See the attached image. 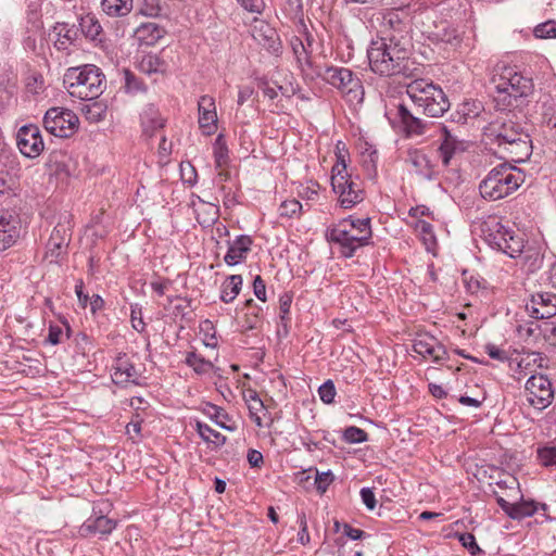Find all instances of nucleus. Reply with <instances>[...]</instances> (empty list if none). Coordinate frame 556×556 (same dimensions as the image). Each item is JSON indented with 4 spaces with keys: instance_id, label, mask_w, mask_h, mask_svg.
Wrapping results in <instances>:
<instances>
[{
    "instance_id": "43",
    "label": "nucleus",
    "mask_w": 556,
    "mask_h": 556,
    "mask_svg": "<svg viewBox=\"0 0 556 556\" xmlns=\"http://www.w3.org/2000/svg\"><path fill=\"white\" fill-rule=\"evenodd\" d=\"M53 33L56 37H61L70 42H73L77 37L74 26H70L67 23H56L53 26Z\"/></svg>"
},
{
    "instance_id": "62",
    "label": "nucleus",
    "mask_w": 556,
    "mask_h": 556,
    "mask_svg": "<svg viewBox=\"0 0 556 556\" xmlns=\"http://www.w3.org/2000/svg\"><path fill=\"white\" fill-rule=\"evenodd\" d=\"M248 462L251 467H261L264 462L263 455L257 450H249L248 452Z\"/></svg>"
},
{
    "instance_id": "61",
    "label": "nucleus",
    "mask_w": 556,
    "mask_h": 556,
    "mask_svg": "<svg viewBox=\"0 0 556 556\" xmlns=\"http://www.w3.org/2000/svg\"><path fill=\"white\" fill-rule=\"evenodd\" d=\"M544 123L551 130H554L556 134V109L548 108L544 112Z\"/></svg>"
},
{
    "instance_id": "60",
    "label": "nucleus",
    "mask_w": 556,
    "mask_h": 556,
    "mask_svg": "<svg viewBox=\"0 0 556 556\" xmlns=\"http://www.w3.org/2000/svg\"><path fill=\"white\" fill-rule=\"evenodd\" d=\"M240 4L249 12L261 13L264 8L263 0H238Z\"/></svg>"
},
{
    "instance_id": "27",
    "label": "nucleus",
    "mask_w": 556,
    "mask_h": 556,
    "mask_svg": "<svg viewBox=\"0 0 556 556\" xmlns=\"http://www.w3.org/2000/svg\"><path fill=\"white\" fill-rule=\"evenodd\" d=\"M254 38L271 53H278L281 48V42L277 33L268 25L262 26L256 35H254Z\"/></svg>"
},
{
    "instance_id": "10",
    "label": "nucleus",
    "mask_w": 556,
    "mask_h": 556,
    "mask_svg": "<svg viewBox=\"0 0 556 556\" xmlns=\"http://www.w3.org/2000/svg\"><path fill=\"white\" fill-rule=\"evenodd\" d=\"M532 86L531 79L510 68L505 70L500 78L495 80V89L498 96H504L503 100H506V97L515 100L526 97L531 92Z\"/></svg>"
},
{
    "instance_id": "37",
    "label": "nucleus",
    "mask_w": 556,
    "mask_h": 556,
    "mask_svg": "<svg viewBox=\"0 0 556 556\" xmlns=\"http://www.w3.org/2000/svg\"><path fill=\"white\" fill-rule=\"evenodd\" d=\"M124 79H125L124 88L127 93L137 94L140 92L147 91V86L144 85L142 79L139 78L138 76H136L129 70L124 71Z\"/></svg>"
},
{
    "instance_id": "26",
    "label": "nucleus",
    "mask_w": 556,
    "mask_h": 556,
    "mask_svg": "<svg viewBox=\"0 0 556 556\" xmlns=\"http://www.w3.org/2000/svg\"><path fill=\"white\" fill-rule=\"evenodd\" d=\"M164 28L154 22L143 23L136 30V37L141 45L152 46L163 38Z\"/></svg>"
},
{
    "instance_id": "8",
    "label": "nucleus",
    "mask_w": 556,
    "mask_h": 556,
    "mask_svg": "<svg viewBox=\"0 0 556 556\" xmlns=\"http://www.w3.org/2000/svg\"><path fill=\"white\" fill-rule=\"evenodd\" d=\"M485 242L493 249L501 251L509 257H517L523 251V240L504 226L497 218H489L481 228Z\"/></svg>"
},
{
    "instance_id": "40",
    "label": "nucleus",
    "mask_w": 556,
    "mask_h": 556,
    "mask_svg": "<svg viewBox=\"0 0 556 556\" xmlns=\"http://www.w3.org/2000/svg\"><path fill=\"white\" fill-rule=\"evenodd\" d=\"M533 33L534 36L540 39L556 38V21H547L539 24Z\"/></svg>"
},
{
    "instance_id": "9",
    "label": "nucleus",
    "mask_w": 556,
    "mask_h": 556,
    "mask_svg": "<svg viewBox=\"0 0 556 556\" xmlns=\"http://www.w3.org/2000/svg\"><path fill=\"white\" fill-rule=\"evenodd\" d=\"M79 119L77 115L64 108H51L43 117V126L48 132L55 137H71L78 127Z\"/></svg>"
},
{
    "instance_id": "30",
    "label": "nucleus",
    "mask_w": 556,
    "mask_h": 556,
    "mask_svg": "<svg viewBox=\"0 0 556 556\" xmlns=\"http://www.w3.org/2000/svg\"><path fill=\"white\" fill-rule=\"evenodd\" d=\"M81 33L91 40H97L102 31L98 18L93 14H87L79 20Z\"/></svg>"
},
{
    "instance_id": "6",
    "label": "nucleus",
    "mask_w": 556,
    "mask_h": 556,
    "mask_svg": "<svg viewBox=\"0 0 556 556\" xmlns=\"http://www.w3.org/2000/svg\"><path fill=\"white\" fill-rule=\"evenodd\" d=\"M331 187L339 197L340 205L344 208H352L365 199L362 179L358 175L348 172L345 161L341 155L332 166Z\"/></svg>"
},
{
    "instance_id": "28",
    "label": "nucleus",
    "mask_w": 556,
    "mask_h": 556,
    "mask_svg": "<svg viewBox=\"0 0 556 556\" xmlns=\"http://www.w3.org/2000/svg\"><path fill=\"white\" fill-rule=\"evenodd\" d=\"M243 279L240 275H231L222 286L220 300L225 303L232 302L240 293Z\"/></svg>"
},
{
    "instance_id": "44",
    "label": "nucleus",
    "mask_w": 556,
    "mask_h": 556,
    "mask_svg": "<svg viewBox=\"0 0 556 556\" xmlns=\"http://www.w3.org/2000/svg\"><path fill=\"white\" fill-rule=\"evenodd\" d=\"M292 303V295L288 292L283 293L279 298V312H280V319L285 327H287L288 323L290 321L289 313L290 307Z\"/></svg>"
},
{
    "instance_id": "29",
    "label": "nucleus",
    "mask_w": 556,
    "mask_h": 556,
    "mask_svg": "<svg viewBox=\"0 0 556 556\" xmlns=\"http://www.w3.org/2000/svg\"><path fill=\"white\" fill-rule=\"evenodd\" d=\"M101 8L110 16H125L132 10V0H101Z\"/></svg>"
},
{
    "instance_id": "22",
    "label": "nucleus",
    "mask_w": 556,
    "mask_h": 556,
    "mask_svg": "<svg viewBox=\"0 0 556 556\" xmlns=\"http://www.w3.org/2000/svg\"><path fill=\"white\" fill-rule=\"evenodd\" d=\"M403 131L407 137L421 136L426 134L428 124L415 116L404 104L397 105V113Z\"/></svg>"
},
{
    "instance_id": "33",
    "label": "nucleus",
    "mask_w": 556,
    "mask_h": 556,
    "mask_svg": "<svg viewBox=\"0 0 556 556\" xmlns=\"http://www.w3.org/2000/svg\"><path fill=\"white\" fill-rule=\"evenodd\" d=\"M290 45H291L293 54L296 59V62L302 67V70L304 71V65H306L308 67H313L312 60L309 56H307L303 39L294 36L291 38Z\"/></svg>"
},
{
    "instance_id": "1",
    "label": "nucleus",
    "mask_w": 556,
    "mask_h": 556,
    "mask_svg": "<svg viewBox=\"0 0 556 556\" xmlns=\"http://www.w3.org/2000/svg\"><path fill=\"white\" fill-rule=\"evenodd\" d=\"M408 40L402 41L394 36L372 41L367 50L370 68L380 76H392L406 70L409 56Z\"/></svg>"
},
{
    "instance_id": "36",
    "label": "nucleus",
    "mask_w": 556,
    "mask_h": 556,
    "mask_svg": "<svg viewBox=\"0 0 556 556\" xmlns=\"http://www.w3.org/2000/svg\"><path fill=\"white\" fill-rule=\"evenodd\" d=\"M213 153L215 159L216 167L220 168L225 166L229 160L228 148L226 140L223 135H218L213 144Z\"/></svg>"
},
{
    "instance_id": "15",
    "label": "nucleus",
    "mask_w": 556,
    "mask_h": 556,
    "mask_svg": "<svg viewBox=\"0 0 556 556\" xmlns=\"http://www.w3.org/2000/svg\"><path fill=\"white\" fill-rule=\"evenodd\" d=\"M526 311L532 318L545 319L556 315V294L552 292H536L526 302Z\"/></svg>"
},
{
    "instance_id": "49",
    "label": "nucleus",
    "mask_w": 556,
    "mask_h": 556,
    "mask_svg": "<svg viewBox=\"0 0 556 556\" xmlns=\"http://www.w3.org/2000/svg\"><path fill=\"white\" fill-rule=\"evenodd\" d=\"M162 63L160 59L155 55H148L146 56L140 64V68L142 72L147 74L157 73L161 72Z\"/></svg>"
},
{
    "instance_id": "13",
    "label": "nucleus",
    "mask_w": 556,
    "mask_h": 556,
    "mask_svg": "<svg viewBox=\"0 0 556 556\" xmlns=\"http://www.w3.org/2000/svg\"><path fill=\"white\" fill-rule=\"evenodd\" d=\"M16 144L24 156L28 159L38 157L45 149L39 127L34 124L22 126L16 134Z\"/></svg>"
},
{
    "instance_id": "55",
    "label": "nucleus",
    "mask_w": 556,
    "mask_h": 556,
    "mask_svg": "<svg viewBox=\"0 0 556 556\" xmlns=\"http://www.w3.org/2000/svg\"><path fill=\"white\" fill-rule=\"evenodd\" d=\"M253 291L255 296L262 301L265 302L267 300L266 298V285L265 281L262 279L261 276H256L253 281Z\"/></svg>"
},
{
    "instance_id": "50",
    "label": "nucleus",
    "mask_w": 556,
    "mask_h": 556,
    "mask_svg": "<svg viewBox=\"0 0 556 556\" xmlns=\"http://www.w3.org/2000/svg\"><path fill=\"white\" fill-rule=\"evenodd\" d=\"M414 229L416 232L422 236L425 242L433 241V229L430 223L422 219H417L414 224Z\"/></svg>"
},
{
    "instance_id": "12",
    "label": "nucleus",
    "mask_w": 556,
    "mask_h": 556,
    "mask_svg": "<svg viewBox=\"0 0 556 556\" xmlns=\"http://www.w3.org/2000/svg\"><path fill=\"white\" fill-rule=\"evenodd\" d=\"M424 33L432 43L448 51H455L463 41V36L458 28L444 20L434 22Z\"/></svg>"
},
{
    "instance_id": "45",
    "label": "nucleus",
    "mask_w": 556,
    "mask_h": 556,
    "mask_svg": "<svg viewBox=\"0 0 556 556\" xmlns=\"http://www.w3.org/2000/svg\"><path fill=\"white\" fill-rule=\"evenodd\" d=\"M318 394L325 404L333 403L337 394L334 383L331 380H327L319 387Z\"/></svg>"
},
{
    "instance_id": "7",
    "label": "nucleus",
    "mask_w": 556,
    "mask_h": 556,
    "mask_svg": "<svg viewBox=\"0 0 556 556\" xmlns=\"http://www.w3.org/2000/svg\"><path fill=\"white\" fill-rule=\"evenodd\" d=\"M314 74L337 88L349 102L361 103L363 101L364 88L362 81L351 70L338 66H317Z\"/></svg>"
},
{
    "instance_id": "20",
    "label": "nucleus",
    "mask_w": 556,
    "mask_h": 556,
    "mask_svg": "<svg viewBox=\"0 0 556 556\" xmlns=\"http://www.w3.org/2000/svg\"><path fill=\"white\" fill-rule=\"evenodd\" d=\"M490 136L494 137L498 147H503L508 142L517 140L519 135H528L520 125L513 121L503 123H494L489 128Z\"/></svg>"
},
{
    "instance_id": "38",
    "label": "nucleus",
    "mask_w": 556,
    "mask_h": 556,
    "mask_svg": "<svg viewBox=\"0 0 556 556\" xmlns=\"http://www.w3.org/2000/svg\"><path fill=\"white\" fill-rule=\"evenodd\" d=\"M536 511V506L532 502H523L514 504L513 511H509V517L513 519H522L525 517H530L534 515Z\"/></svg>"
},
{
    "instance_id": "2",
    "label": "nucleus",
    "mask_w": 556,
    "mask_h": 556,
    "mask_svg": "<svg viewBox=\"0 0 556 556\" xmlns=\"http://www.w3.org/2000/svg\"><path fill=\"white\" fill-rule=\"evenodd\" d=\"M371 238L370 218H343L328 229L327 239L340 247L344 257H352L356 250L367 245Z\"/></svg>"
},
{
    "instance_id": "17",
    "label": "nucleus",
    "mask_w": 556,
    "mask_h": 556,
    "mask_svg": "<svg viewBox=\"0 0 556 556\" xmlns=\"http://www.w3.org/2000/svg\"><path fill=\"white\" fill-rule=\"evenodd\" d=\"M413 350L424 358L430 357L439 363L446 356V349L438 339L429 333H420L414 340Z\"/></svg>"
},
{
    "instance_id": "63",
    "label": "nucleus",
    "mask_w": 556,
    "mask_h": 556,
    "mask_svg": "<svg viewBox=\"0 0 556 556\" xmlns=\"http://www.w3.org/2000/svg\"><path fill=\"white\" fill-rule=\"evenodd\" d=\"M75 293L78 298L79 304L83 307H86L90 299H89L88 294L84 293V281L83 280L77 281V283L75 286Z\"/></svg>"
},
{
    "instance_id": "56",
    "label": "nucleus",
    "mask_w": 556,
    "mask_h": 556,
    "mask_svg": "<svg viewBox=\"0 0 556 556\" xmlns=\"http://www.w3.org/2000/svg\"><path fill=\"white\" fill-rule=\"evenodd\" d=\"M361 498H362L363 503L365 504V506L369 510L375 509L377 501H376V497H375V493H374V491L371 489L363 488L361 490Z\"/></svg>"
},
{
    "instance_id": "32",
    "label": "nucleus",
    "mask_w": 556,
    "mask_h": 556,
    "mask_svg": "<svg viewBox=\"0 0 556 556\" xmlns=\"http://www.w3.org/2000/svg\"><path fill=\"white\" fill-rule=\"evenodd\" d=\"M68 242L65 240H59L55 237H50L47 244L46 258L50 263H58L59 258L65 253Z\"/></svg>"
},
{
    "instance_id": "34",
    "label": "nucleus",
    "mask_w": 556,
    "mask_h": 556,
    "mask_svg": "<svg viewBox=\"0 0 556 556\" xmlns=\"http://www.w3.org/2000/svg\"><path fill=\"white\" fill-rule=\"evenodd\" d=\"M186 364L191 367L198 375L206 374L213 368V364L195 352H188L186 355Z\"/></svg>"
},
{
    "instance_id": "59",
    "label": "nucleus",
    "mask_w": 556,
    "mask_h": 556,
    "mask_svg": "<svg viewBox=\"0 0 556 556\" xmlns=\"http://www.w3.org/2000/svg\"><path fill=\"white\" fill-rule=\"evenodd\" d=\"M62 336H63L62 328L56 325H51L49 327L47 342H49L52 345H56V344L61 343Z\"/></svg>"
},
{
    "instance_id": "3",
    "label": "nucleus",
    "mask_w": 556,
    "mask_h": 556,
    "mask_svg": "<svg viewBox=\"0 0 556 556\" xmlns=\"http://www.w3.org/2000/svg\"><path fill=\"white\" fill-rule=\"evenodd\" d=\"M63 83L68 93L80 100L99 98L106 86L105 75L93 64L70 67Z\"/></svg>"
},
{
    "instance_id": "35",
    "label": "nucleus",
    "mask_w": 556,
    "mask_h": 556,
    "mask_svg": "<svg viewBox=\"0 0 556 556\" xmlns=\"http://www.w3.org/2000/svg\"><path fill=\"white\" fill-rule=\"evenodd\" d=\"M204 414L208 416L218 427L231 430L230 427L226 425V422L229 420L228 414L219 406L214 404H206L205 408L203 409Z\"/></svg>"
},
{
    "instance_id": "18",
    "label": "nucleus",
    "mask_w": 556,
    "mask_h": 556,
    "mask_svg": "<svg viewBox=\"0 0 556 556\" xmlns=\"http://www.w3.org/2000/svg\"><path fill=\"white\" fill-rule=\"evenodd\" d=\"M139 371L126 354L117 356L112 366V380L117 386L138 384Z\"/></svg>"
},
{
    "instance_id": "16",
    "label": "nucleus",
    "mask_w": 556,
    "mask_h": 556,
    "mask_svg": "<svg viewBox=\"0 0 556 556\" xmlns=\"http://www.w3.org/2000/svg\"><path fill=\"white\" fill-rule=\"evenodd\" d=\"M441 130L442 137L441 143L438 148V154L441 159L442 165L447 167L451 165V162L455 156L465 152L467 146L464 140H459L446 127H441Z\"/></svg>"
},
{
    "instance_id": "31",
    "label": "nucleus",
    "mask_w": 556,
    "mask_h": 556,
    "mask_svg": "<svg viewBox=\"0 0 556 556\" xmlns=\"http://www.w3.org/2000/svg\"><path fill=\"white\" fill-rule=\"evenodd\" d=\"M197 432L207 443H212L215 447H219L225 444L226 437L218 431L212 429L208 425L201 421L195 424Z\"/></svg>"
},
{
    "instance_id": "5",
    "label": "nucleus",
    "mask_w": 556,
    "mask_h": 556,
    "mask_svg": "<svg viewBox=\"0 0 556 556\" xmlns=\"http://www.w3.org/2000/svg\"><path fill=\"white\" fill-rule=\"evenodd\" d=\"M406 92L416 108L429 117H441L450 109L443 89L431 81L416 79L407 85Z\"/></svg>"
},
{
    "instance_id": "48",
    "label": "nucleus",
    "mask_w": 556,
    "mask_h": 556,
    "mask_svg": "<svg viewBox=\"0 0 556 556\" xmlns=\"http://www.w3.org/2000/svg\"><path fill=\"white\" fill-rule=\"evenodd\" d=\"M83 111L85 112L86 117L91 122L101 121L105 114V108L99 102L86 105Z\"/></svg>"
},
{
    "instance_id": "46",
    "label": "nucleus",
    "mask_w": 556,
    "mask_h": 556,
    "mask_svg": "<svg viewBox=\"0 0 556 556\" xmlns=\"http://www.w3.org/2000/svg\"><path fill=\"white\" fill-rule=\"evenodd\" d=\"M458 540L462 543V545L466 547L472 556H477L478 554L482 553L472 533H462L458 535Z\"/></svg>"
},
{
    "instance_id": "52",
    "label": "nucleus",
    "mask_w": 556,
    "mask_h": 556,
    "mask_svg": "<svg viewBox=\"0 0 556 556\" xmlns=\"http://www.w3.org/2000/svg\"><path fill=\"white\" fill-rule=\"evenodd\" d=\"M333 480V476L330 471L317 472L315 478V485L318 492L325 493Z\"/></svg>"
},
{
    "instance_id": "21",
    "label": "nucleus",
    "mask_w": 556,
    "mask_h": 556,
    "mask_svg": "<svg viewBox=\"0 0 556 556\" xmlns=\"http://www.w3.org/2000/svg\"><path fill=\"white\" fill-rule=\"evenodd\" d=\"M117 526V521L106 516H91L79 528L83 536L110 534Z\"/></svg>"
},
{
    "instance_id": "39",
    "label": "nucleus",
    "mask_w": 556,
    "mask_h": 556,
    "mask_svg": "<svg viewBox=\"0 0 556 556\" xmlns=\"http://www.w3.org/2000/svg\"><path fill=\"white\" fill-rule=\"evenodd\" d=\"M301 210H302V204L295 199H290V200L283 201L280 204L279 215L281 217L292 218V217L298 216L300 214Z\"/></svg>"
},
{
    "instance_id": "11",
    "label": "nucleus",
    "mask_w": 556,
    "mask_h": 556,
    "mask_svg": "<svg viewBox=\"0 0 556 556\" xmlns=\"http://www.w3.org/2000/svg\"><path fill=\"white\" fill-rule=\"evenodd\" d=\"M526 399L539 410L549 406L554 399V390L548 378L544 375H532L526 382Z\"/></svg>"
},
{
    "instance_id": "14",
    "label": "nucleus",
    "mask_w": 556,
    "mask_h": 556,
    "mask_svg": "<svg viewBox=\"0 0 556 556\" xmlns=\"http://www.w3.org/2000/svg\"><path fill=\"white\" fill-rule=\"evenodd\" d=\"M22 222L15 211L3 210L0 212V251L12 247L20 238Z\"/></svg>"
},
{
    "instance_id": "19",
    "label": "nucleus",
    "mask_w": 556,
    "mask_h": 556,
    "mask_svg": "<svg viewBox=\"0 0 556 556\" xmlns=\"http://www.w3.org/2000/svg\"><path fill=\"white\" fill-rule=\"evenodd\" d=\"M199 126L205 135H211L216 129L217 113L215 100L211 96H202L198 102Z\"/></svg>"
},
{
    "instance_id": "23",
    "label": "nucleus",
    "mask_w": 556,
    "mask_h": 556,
    "mask_svg": "<svg viewBox=\"0 0 556 556\" xmlns=\"http://www.w3.org/2000/svg\"><path fill=\"white\" fill-rule=\"evenodd\" d=\"M252 239L249 236H238L233 241H228V251L224 257L228 266H235L247 258L251 251Z\"/></svg>"
},
{
    "instance_id": "4",
    "label": "nucleus",
    "mask_w": 556,
    "mask_h": 556,
    "mask_svg": "<svg viewBox=\"0 0 556 556\" xmlns=\"http://www.w3.org/2000/svg\"><path fill=\"white\" fill-rule=\"evenodd\" d=\"M523 174L517 167L501 163L492 168L479 184V191L483 199L496 201L504 199L516 191L523 182Z\"/></svg>"
},
{
    "instance_id": "25",
    "label": "nucleus",
    "mask_w": 556,
    "mask_h": 556,
    "mask_svg": "<svg viewBox=\"0 0 556 556\" xmlns=\"http://www.w3.org/2000/svg\"><path fill=\"white\" fill-rule=\"evenodd\" d=\"M517 140L508 142L503 146L505 152L510 154L511 160L515 162H520L526 160L531 152V141L529 135H520Z\"/></svg>"
},
{
    "instance_id": "41",
    "label": "nucleus",
    "mask_w": 556,
    "mask_h": 556,
    "mask_svg": "<svg viewBox=\"0 0 556 556\" xmlns=\"http://www.w3.org/2000/svg\"><path fill=\"white\" fill-rule=\"evenodd\" d=\"M343 439L348 443H363L367 441L368 435L363 429L355 426H351L344 430Z\"/></svg>"
},
{
    "instance_id": "54",
    "label": "nucleus",
    "mask_w": 556,
    "mask_h": 556,
    "mask_svg": "<svg viewBox=\"0 0 556 556\" xmlns=\"http://www.w3.org/2000/svg\"><path fill=\"white\" fill-rule=\"evenodd\" d=\"M544 339L553 346H556V324L545 323L541 329Z\"/></svg>"
},
{
    "instance_id": "64",
    "label": "nucleus",
    "mask_w": 556,
    "mask_h": 556,
    "mask_svg": "<svg viewBox=\"0 0 556 556\" xmlns=\"http://www.w3.org/2000/svg\"><path fill=\"white\" fill-rule=\"evenodd\" d=\"M67 231L68 229L65 226L59 224L54 227L50 237H55L59 240H65V242H70L71 235L67 233Z\"/></svg>"
},
{
    "instance_id": "58",
    "label": "nucleus",
    "mask_w": 556,
    "mask_h": 556,
    "mask_svg": "<svg viewBox=\"0 0 556 556\" xmlns=\"http://www.w3.org/2000/svg\"><path fill=\"white\" fill-rule=\"evenodd\" d=\"M180 170L184 181L192 186L197 179L195 168L190 163H187V167L181 164Z\"/></svg>"
},
{
    "instance_id": "42",
    "label": "nucleus",
    "mask_w": 556,
    "mask_h": 556,
    "mask_svg": "<svg viewBox=\"0 0 556 556\" xmlns=\"http://www.w3.org/2000/svg\"><path fill=\"white\" fill-rule=\"evenodd\" d=\"M538 458L545 467L556 466V447L544 446L538 450Z\"/></svg>"
},
{
    "instance_id": "57",
    "label": "nucleus",
    "mask_w": 556,
    "mask_h": 556,
    "mask_svg": "<svg viewBox=\"0 0 556 556\" xmlns=\"http://www.w3.org/2000/svg\"><path fill=\"white\" fill-rule=\"evenodd\" d=\"M485 353L493 359L505 362L508 359V356L504 350H501L494 344H486L485 345Z\"/></svg>"
},
{
    "instance_id": "24",
    "label": "nucleus",
    "mask_w": 556,
    "mask_h": 556,
    "mask_svg": "<svg viewBox=\"0 0 556 556\" xmlns=\"http://www.w3.org/2000/svg\"><path fill=\"white\" fill-rule=\"evenodd\" d=\"M406 162L414 168L415 174L420 178L427 180L434 178V164L424 151L417 149L409 151Z\"/></svg>"
},
{
    "instance_id": "47",
    "label": "nucleus",
    "mask_w": 556,
    "mask_h": 556,
    "mask_svg": "<svg viewBox=\"0 0 556 556\" xmlns=\"http://www.w3.org/2000/svg\"><path fill=\"white\" fill-rule=\"evenodd\" d=\"M541 329L542 328L538 323L527 321L517 326V333L521 339L528 340L534 337L539 330L541 331Z\"/></svg>"
},
{
    "instance_id": "53",
    "label": "nucleus",
    "mask_w": 556,
    "mask_h": 556,
    "mask_svg": "<svg viewBox=\"0 0 556 556\" xmlns=\"http://www.w3.org/2000/svg\"><path fill=\"white\" fill-rule=\"evenodd\" d=\"M130 318L134 329H136L139 332L144 330L146 324L142 320V312L141 308L138 307V305L131 306Z\"/></svg>"
},
{
    "instance_id": "51",
    "label": "nucleus",
    "mask_w": 556,
    "mask_h": 556,
    "mask_svg": "<svg viewBox=\"0 0 556 556\" xmlns=\"http://www.w3.org/2000/svg\"><path fill=\"white\" fill-rule=\"evenodd\" d=\"M298 521H299V526H300V531L298 533V542L302 545H306L309 543V533H308V529H307V521H306V516H305V513L301 511L299 515H298Z\"/></svg>"
}]
</instances>
